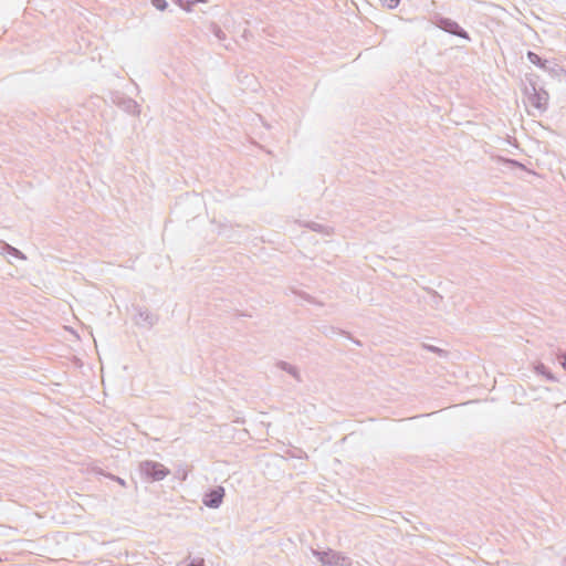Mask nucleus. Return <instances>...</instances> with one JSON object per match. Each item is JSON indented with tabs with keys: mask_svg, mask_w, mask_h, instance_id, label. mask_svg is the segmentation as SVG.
Returning a JSON list of instances; mask_svg holds the SVG:
<instances>
[{
	"mask_svg": "<svg viewBox=\"0 0 566 566\" xmlns=\"http://www.w3.org/2000/svg\"><path fill=\"white\" fill-rule=\"evenodd\" d=\"M224 490L222 488H218L207 495L205 503L210 507H217L222 502Z\"/></svg>",
	"mask_w": 566,
	"mask_h": 566,
	"instance_id": "f257e3e1",
	"label": "nucleus"
},
{
	"mask_svg": "<svg viewBox=\"0 0 566 566\" xmlns=\"http://www.w3.org/2000/svg\"><path fill=\"white\" fill-rule=\"evenodd\" d=\"M527 57L530 60V62L534 65H537V66H541V67H544L545 66V63L542 62L541 57L534 53V52H528L527 53Z\"/></svg>",
	"mask_w": 566,
	"mask_h": 566,
	"instance_id": "f03ea898",
	"label": "nucleus"
},
{
	"mask_svg": "<svg viewBox=\"0 0 566 566\" xmlns=\"http://www.w3.org/2000/svg\"><path fill=\"white\" fill-rule=\"evenodd\" d=\"M399 1L400 0H380L381 4L388 9L396 8L398 6Z\"/></svg>",
	"mask_w": 566,
	"mask_h": 566,
	"instance_id": "7ed1b4c3",
	"label": "nucleus"
},
{
	"mask_svg": "<svg viewBox=\"0 0 566 566\" xmlns=\"http://www.w3.org/2000/svg\"><path fill=\"white\" fill-rule=\"evenodd\" d=\"M151 3L158 10H165L167 8L166 0H151Z\"/></svg>",
	"mask_w": 566,
	"mask_h": 566,
	"instance_id": "20e7f679",
	"label": "nucleus"
},
{
	"mask_svg": "<svg viewBox=\"0 0 566 566\" xmlns=\"http://www.w3.org/2000/svg\"><path fill=\"white\" fill-rule=\"evenodd\" d=\"M166 474L167 472H165L164 470H159L155 472L154 476L155 479H163Z\"/></svg>",
	"mask_w": 566,
	"mask_h": 566,
	"instance_id": "39448f33",
	"label": "nucleus"
},
{
	"mask_svg": "<svg viewBox=\"0 0 566 566\" xmlns=\"http://www.w3.org/2000/svg\"><path fill=\"white\" fill-rule=\"evenodd\" d=\"M188 566H202V564L201 563L200 564H190Z\"/></svg>",
	"mask_w": 566,
	"mask_h": 566,
	"instance_id": "423d86ee",
	"label": "nucleus"
}]
</instances>
